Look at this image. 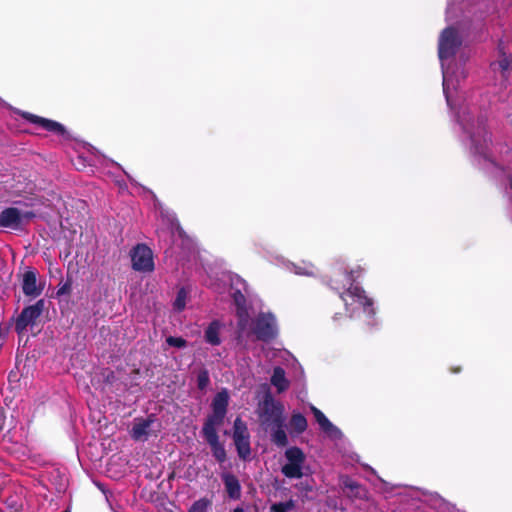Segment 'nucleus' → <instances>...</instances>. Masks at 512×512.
<instances>
[{
  "mask_svg": "<svg viewBox=\"0 0 512 512\" xmlns=\"http://www.w3.org/2000/svg\"><path fill=\"white\" fill-rule=\"evenodd\" d=\"M461 44L462 36L458 30L451 27L443 30L439 37L438 55L443 74V92L447 104L452 110H456L455 96L458 94L461 80L466 77L464 69L453 64L454 56ZM455 115L463 130V140L470 151L486 158L491 138L486 129L485 118L474 115L466 106L455 111Z\"/></svg>",
  "mask_w": 512,
  "mask_h": 512,
  "instance_id": "obj_1",
  "label": "nucleus"
},
{
  "mask_svg": "<svg viewBox=\"0 0 512 512\" xmlns=\"http://www.w3.org/2000/svg\"><path fill=\"white\" fill-rule=\"evenodd\" d=\"M222 281L230 283L228 293L237 306L239 337H248L250 334H253L262 341L273 338L277 333V328L275 319L271 314L260 315L255 321L249 318L248 312L243 306L245 302L244 292H246L245 282L240 277L230 274H224Z\"/></svg>",
  "mask_w": 512,
  "mask_h": 512,
  "instance_id": "obj_2",
  "label": "nucleus"
},
{
  "mask_svg": "<svg viewBox=\"0 0 512 512\" xmlns=\"http://www.w3.org/2000/svg\"><path fill=\"white\" fill-rule=\"evenodd\" d=\"M360 274L359 269L351 270L349 273L337 272L332 279L333 289L340 292V297L351 316L359 309H362L369 315L373 314L371 300L364 295V291L359 286L354 284L355 279Z\"/></svg>",
  "mask_w": 512,
  "mask_h": 512,
  "instance_id": "obj_3",
  "label": "nucleus"
},
{
  "mask_svg": "<svg viewBox=\"0 0 512 512\" xmlns=\"http://www.w3.org/2000/svg\"><path fill=\"white\" fill-rule=\"evenodd\" d=\"M258 414L261 424L266 428L272 425L284 424V406L267 395L259 404Z\"/></svg>",
  "mask_w": 512,
  "mask_h": 512,
  "instance_id": "obj_4",
  "label": "nucleus"
},
{
  "mask_svg": "<svg viewBox=\"0 0 512 512\" xmlns=\"http://www.w3.org/2000/svg\"><path fill=\"white\" fill-rule=\"evenodd\" d=\"M287 462L282 466V473L288 478H301L305 464V454L297 447H290L285 451Z\"/></svg>",
  "mask_w": 512,
  "mask_h": 512,
  "instance_id": "obj_5",
  "label": "nucleus"
},
{
  "mask_svg": "<svg viewBox=\"0 0 512 512\" xmlns=\"http://www.w3.org/2000/svg\"><path fill=\"white\" fill-rule=\"evenodd\" d=\"M131 261L134 270L139 272H151L154 270L152 250L144 244L137 245L131 251Z\"/></svg>",
  "mask_w": 512,
  "mask_h": 512,
  "instance_id": "obj_6",
  "label": "nucleus"
},
{
  "mask_svg": "<svg viewBox=\"0 0 512 512\" xmlns=\"http://www.w3.org/2000/svg\"><path fill=\"white\" fill-rule=\"evenodd\" d=\"M34 217L32 212H22L17 208L10 207L0 213V227L12 230L19 229L22 224Z\"/></svg>",
  "mask_w": 512,
  "mask_h": 512,
  "instance_id": "obj_7",
  "label": "nucleus"
},
{
  "mask_svg": "<svg viewBox=\"0 0 512 512\" xmlns=\"http://www.w3.org/2000/svg\"><path fill=\"white\" fill-rule=\"evenodd\" d=\"M233 440L239 457L247 459L251 453L250 436L246 424L240 418L234 422Z\"/></svg>",
  "mask_w": 512,
  "mask_h": 512,
  "instance_id": "obj_8",
  "label": "nucleus"
},
{
  "mask_svg": "<svg viewBox=\"0 0 512 512\" xmlns=\"http://www.w3.org/2000/svg\"><path fill=\"white\" fill-rule=\"evenodd\" d=\"M14 113L22 116L28 122L38 125L39 127L43 128L49 132H52V133L57 134L62 137L67 136L65 127L56 121L40 117V116L31 114L29 112H23L20 110H16V109L14 110Z\"/></svg>",
  "mask_w": 512,
  "mask_h": 512,
  "instance_id": "obj_9",
  "label": "nucleus"
},
{
  "mask_svg": "<svg viewBox=\"0 0 512 512\" xmlns=\"http://www.w3.org/2000/svg\"><path fill=\"white\" fill-rule=\"evenodd\" d=\"M44 307L43 300H39L36 304L25 308L16 322V330L21 333L28 326L33 325L42 313Z\"/></svg>",
  "mask_w": 512,
  "mask_h": 512,
  "instance_id": "obj_10",
  "label": "nucleus"
},
{
  "mask_svg": "<svg viewBox=\"0 0 512 512\" xmlns=\"http://www.w3.org/2000/svg\"><path fill=\"white\" fill-rule=\"evenodd\" d=\"M311 411L320 426V429L330 438L339 439L342 436L341 431L332 424L329 419L318 408L311 406Z\"/></svg>",
  "mask_w": 512,
  "mask_h": 512,
  "instance_id": "obj_11",
  "label": "nucleus"
},
{
  "mask_svg": "<svg viewBox=\"0 0 512 512\" xmlns=\"http://www.w3.org/2000/svg\"><path fill=\"white\" fill-rule=\"evenodd\" d=\"M154 423V418L149 416L148 418L135 419L131 436L134 440L145 441L150 435L151 425Z\"/></svg>",
  "mask_w": 512,
  "mask_h": 512,
  "instance_id": "obj_12",
  "label": "nucleus"
},
{
  "mask_svg": "<svg viewBox=\"0 0 512 512\" xmlns=\"http://www.w3.org/2000/svg\"><path fill=\"white\" fill-rule=\"evenodd\" d=\"M228 402H229L228 391L226 389H223L220 392H218L212 401L213 412L210 415V417H213L215 419H220L223 421L225 414H226Z\"/></svg>",
  "mask_w": 512,
  "mask_h": 512,
  "instance_id": "obj_13",
  "label": "nucleus"
},
{
  "mask_svg": "<svg viewBox=\"0 0 512 512\" xmlns=\"http://www.w3.org/2000/svg\"><path fill=\"white\" fill-rule=\"evenodd\" d=\"M22 288L27 296L40 295L42 288L37 284V277L34 271H26L23 274Z\"/></svg>",
  "mask_w": 512,
  "mask_h": 512,
  "instance_id": "obj_14",
  "label": "nucleus"
},
{
  "mask_svg": "<svg viewBox=\"0 0 512 512\" xmlns=\"http://www.w3.org/2000/svg\"><path fill=\"white\" fill-rule=\"evenodd\" d=\"M223 328V324L218 321H212L205 330L204 338L207 343L213 346L221 344L220 333Z\"/></svg>",
  "mask_w": 512,
  "mask_h": 512,
  "instance_id": "obj_15",
  "label": "nucleus"
},
{
  "mask_svg": "<svg viewBox=\"0 0 512 512\" xmlns=\"http://www.w3.org/2000/svg\"><path fill=\"white\" fill-rule=\"evenodd\" d=\"M222 420L215 419L213 417H208L207 421L205 422L203 426V435L208 443L215 442L218 439L217 435V427L222 424Z\"/></svg>",
  "mask_w": 512,
  "mask_h": 512,
  "instance_id": "obj_16",
  "label": "nucleus"
},
{
  "mask_svg": "<svg viewBox=\"0 0 512 512\" xmlns=\"http://www.w3.org/2000/svg\"><path fill=\"white\" fill-rule=\"evenodd\" d=\"M222 479L228 495L233 499H238L241 494V487L237 478L232 474L225 473L222 475Z\"/></svg>",
  "mask_w": 512,
  "mask_h": 512,
  "instance_id": "obj_17",
  "label": "nucleus"
},
{
  "mask_svg": "<svg viewBox=\"0 0 512 512\" xmlns=\"http://www.w3.org/2000/svg\"><path fill=\"white\" fill-rule=\"evenodd\" d=\"M281 264L289 271L297 275L312 276L315 274V267L310 263H303L302 265H296L292 262L281 260Z\"/></svg>",
  "mask_w": 512,
  "mask_h": 512,
  "instance_id": "obj_18",
  "label": "nucleus"
},
{
  "mask_svg": "<svg viewBox=\"0 0 512 512\" xmlns=\"http://www.w3.org/2000/svg\"><path fill=\"white\" fill-rule=\"evenodd\" d=\"M271 384L278 392H283L289 387V381L285 377V372L282 368H274L273 375L271 377Z\"/></svg>",
  "mask_w": 512,
  "mask_h": 512,
  "instance_id": "obj_19",
  "label": "nucleus"
},
{
  "mask_svg": "<svg viewBox=\"0 0 512 512\" xmlns=\"http://www.w3.org/2000/svg\"><path fill=\"white\" fill-rule=\"evenodd\" d=\"M289 428L291 433L300 434L307 428V420L300 413H294L289 422Z\"/></svg>",
  "mask_w": 512,
  "mask_h": 512,
  "instance_id": "obj_20",
  "label": "nucleus"
},
{
  "mask_svg": "<svg viewBox=\"0 0 512 512\" xmlns=\"http://www.w3.org/2000/svg\"><path fill=\"white\" fill-rule=\"evenodd\" d=\"M283 425L284 424L270 426L273 430L271 433L272 441L278 446H285L288 442L286 432L283 429Z\"/></svg>",
  "mask_w": 512,
  "mask_h": 512,
  "instance_id": "obj_21",
  "label": "nucleus"
},
{
  "mask_svg": "<svg viewBox=\"0 0 512 512\" xmlns=\"http://www.w3.org/2000/svg\"><path fill=\"white\" fill-rule=\"evenodd\" d=\"M209 445L216 460L220 463H223L226 460V451L224 446L219 442V440L211 442Z\"/></svg>",
  "mask_w": 512,
  "mask_h": 512,
  "instance_id": "obj_22",
  "label": "nucleus"
},
{
  "mask_svg": "<svg viewBox=\"0 0 512 512\" xmlns=\"http://www.w3.org/2000/svg\"><path fill=\"white\" fill-rule=\"evenodd\" d=\"M187 299V291L184 288L180 289L173 303L174 310L178 312L184 310V308L186 307Z\"/></svg>",
  "mask_w": 512,
  "mask_h": 512,
  "instance_id": "obj_23",
  "label": "nucleus"
},
{
  "mask_svg": "<svg viewBox=\"0 0 512 512\" xmlns=\"http://www.w3.org/2000/svg\"><path fill=\"white\" fill-rule=\"evenodd\" d=\"M294 507V502L289 500L287 502L275 503L271 506V512H288Z\"/></svg>",
  "mask_w": 512,
  "mask_h": 512,
  "instance_id": "obj_24",
  "label": "nucleus"
},
{
  "mask_svg": "<svg viewBox=\"0 0 512 512\" xmlns=\"http://www.w3.org/2000/svg\"><path fill=\"white\" fill-rule=\"evenodd\" d=\"M263 353H264V356L269 360H272L277 356H279L280 358H283V359H286V357L289 356V353L285 350L276 351L275 349H270V348L264 349Z\"/></svg>",
  "mask_w": 512,
  "mask_h": 512,
  "instance_id": "obj_25",
  "label": "nucleus"
},
{
  "mask_svg": "<svg viewBox=\"0 0 512 512\" xmlns=\"http://www.w3.org/2000/svg\"><path fill=\"white\" fill-rule=\"evenodd\" d=\"M209 504L208 500L199 499L190 507L189 512H206Z\"/></svg>",
  "mask_w": 512,
  "mask_h": 512,
  "instance_id": "obj_26",
  "label": "nucleus"
},
{
  "mask_svg": "<svg viewBox=\"0 0 512 512\" xmlns=\"http://www.w3.org/2000/svg\"><path fill=\"white\" fill-rule=\"evenodd\" d=\"M166 342L169 346L176 347V348H184L186 347V340L182 337H173L170 336L166 339Z\"/></svg>",
  "mask_w": 512,
  "mask_h": 512,
  "instance_id": "obj_27",
  "label": "nucleus"
},
{
  "mask_svg": "<svg viewBox=\"0 0 512 512\" xmlns=\"http://www.w3.org/2000/svg\"><path fill=\"white\" fill-rule=\"evenodd\" d=\"M198 387L200 389H204L209 384V374L206 370H202L199 372L197 377Z\"/></svg>",
  "mask_w": 512,
  "mask_h": 512,
  "instance_id": "obj_28",
  "label": "nucleus"
},
{
  "mask_svg": "<svg viewBox=\"0 0 512 512\" xmlns=\"http://www.w3.org/2000/svg\"><path fill=\"white\" fill-rule=\"evenodd\" d=\"M71 291V283L69 281L63 282L57 289V296L67 295Z\"/></svg>",
  "mask_w": 512,
  "mask_h": 512,
  "instance_id": "obj_29",
  "label": "nucleus"
},
{
  "mask_svg": "<svg viewBox=\"0 0 512 512\" xmlns=\"http://www.w3.org/2000/svg\"><path fill=\"white\" fill-rule=\"evenodd\" d=\"M499 68L502 72L506 71L508 69V61L507 59H503L498 63Z\"/></svg>",
  "mask_w": 512,
  "mask_h": 512,
  "instance_id": "obj_30",
  "label": "nucleus"
},
{
  "mask_svg": "<svg viewBox=\"0 0 512 512\" xmlns=\"http://www.w3.org/2000/svg\"><path fill=\"white\" fill-rule=\"evenodd\" d=\"M233 512H243L241 508H236Z\"/></svg>",
  "mask_w": 512,
  "mask_h": 512,
  "instance_id": "obj_31",
  "label": "nucleus"
},
{
  "mask_svg": "<svg viewBox=\"0 0 512 512\" xmlns=\"http://www.w3.org/2000/svg\"><path fill=\"white\" fill-rule=\"evenodd\" d=\"M174 227H175L177 230L179 229V226H178L177 224H175V225H174V224H172V228H174Z\"/></svg>",
  "mask_w": 512,
  "mask_h": 512,
  "instance_id": "obj_32",
  "label": "nucleus"
},
{
  "mask_svg": "<svg viewBox=\"0 0 512 512\" xmlns=\"http://www.w3.org/2000/svg\"><path fill=\"white\" fill-rule=\"evenodd\" d=\"M510 186H511V189H512V178L510 179Z\"/></svg>",
  "mask_w": 512,
  "mask_h": 512,
  "instance_id": "obj_33",
  "label": "nucleus"
},
{
  "mask_svg": "<svg viewBox=\"0 0 512 512\" xmlns=\"http://www.w3.org/2000/svg\"><path fill=\"white\" fill-rule=\"evenodd\" d=\"M63 512H69V511H68V510H65V511H63Z\"/></svg>",
  "mask_w": 512,
  "mask_h": 512,
  "instance_id": "obj_34",
  "label": "nucleus"
}]
</instances>
